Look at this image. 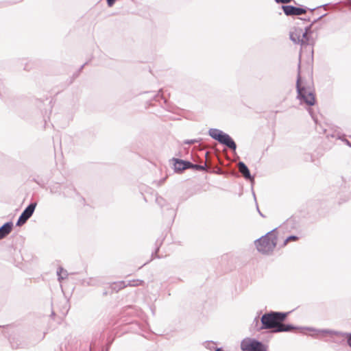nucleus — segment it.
<instances>
[{"mask_svg":"<svg viewBox=\"0 0 351 351\" xmlns=\"http://www.w3.org/2000/svg\"><path fill=\"white\" fill-rule=\"evenodd\" d=\"M297 98L300 101L301 104H306L311 106L315 104V97L309 83L303 80L301 76L300 61L298 64V73L296 81Z\"/></svg>","mask_w":351,"mask_h":351,"instance_id":"3","label":"nucleus"},{"mask_svg":"<svg viewBox=\"0 0 351 351\" xmlns=\"http://www.w3.org/2000/svg\"><path fill=\"white\" fill-rule=\"evenodd\" d=\"M308 112L310 114V115L311 116V117L313 118V119L315 121V122H316L317 121H316L315 118L314 117L312 109L311 108H308Z\"/></svg>","mask_w":351,"mask_h":351,"instance_id":"24","label":"nucleus"},{"mask_svg":"<svg viewBox=\"0 0 351 351\" xmlns=\"http://www.w3.org/2000/svg\"><path fill=\"white\" fill-rule=\"evenodd\" d=\"M315 10V8H313V9H311V11L313 12Z\"/></svg>","mask_w":351,"mask_h":351,"instance_id":"33","label":"nucleus"},{"mask_svg":"<svg viewBox=\"0 0 351 351\" xmlns=\"http://www.w3.org/2000/svg\"><path fill=\"white\" fill-rule=\"evenodd\" d=\"M63 271V269L62 267H60L58 270L57 271V275L58 276V280L60 281L61 280L65 278L66 277V274H65V276H62L61 275V273Z\"/></svg>","mask_w":351,"mask_h":351,"instance_id":"20","label":"nucleus"},{"mask_svg":"<svg viewBox=\"0 0 351 351\" xmlns=\"http://www.w3.org/2000/svg\"><path fill=\"white\" fill-rule=\"evenodd\" d=\"M322 332L324 333L328 334V335H335L337 336L346 337L347 343L351 348V333L337 332V331L331 330H322Z\"/></svg>","mask_w":351,"mask_h":351,"instance_id":"14","label":"nucleus"},{"mask_svg":"<svg viewBox=\"0 0 351 351\" xmlns=\"http://www.w3.org/2000/svg\"><path fill=\"white\" fill-rule=\"evenodd\" d=\"M37 184H40L39 182H38L37 180H36L35 179L34 180Z\"/></svg>","mask_w":351,"mask_h":351,"instance_id":"31","label":"nucleus"},{"mask_svg":"<svg viewBox=\"0 0 351 351\" xmlns=\"http://www.w3.org/2000/svg\"><path fill=\"white\" fill-rule=\"evenodd\" d=\"M277 3H289L291 2L293 0H274Z\"/></svg>","mask_w":351,"mask_h":351,"instance_id":"23","label":"nucleus"},{"mask_svg":"<svg viewBox=\"0 0 351 351\" xmlns=\"http://www.w3.org/2000/svg\"><path fill=\"white\" fill-rule=\"evenodd\" d=\"M306 20L308 21H311L310 19H307Z\"/></svg>","mask_w":351,"mask_h":351,"instance_id":"34","label":"nucleus"},{"mask_svg":"<svg viewBox=\"0 0 351 351\" xmlns=\"http://www.w3.org/2000/svg\"><path fill=\"white\" fill-rule=\"evenodd\" d=\"M282 9L286 16H300L306 12V8H298L290 5H282Z\"/></svg>","mask_w":351,"mask_h":351,"instance_id":"8","label":"nucleus"},{"mask_svg":"<svg viewBox=\"0 0 351 351\" xmlns=\"http://www.w3.org/2000/svg\"><path fill=\"white\" fill-rule=\"evenodd\" d=\"M206 165H201L197 164H193L191 162V165H189V169H194L198 171H204L206 170Z\"/></svg>","mask_w":351,"mask_h":351,"instance_id":"15","label":"nucleus"},{"mask_svg":"<svg viewBox=\"0 0 351 351\" xmlns=\"http://www.w3.org/2000/svg\"><path fill=\"white\" fill-rule=\"evenodd\" d=\"M156 202L160 207H163L166 203L165 199L160 196L156 197Z\"/></svg>","mask_w":351,"mask_h":351,"instance_id":"17","label":"nucleus"},{"mask_svg":"<svg viewBox=\"0 0 351 351\" xmlns=\"http://www.w3.org/2000/svg\"><path fill=\"white\" fill-rule=\"evenodd\" d=\"M174 169L176 172H182L185 169H189V165H191V162L183 160L181 159L174 158Z\"/></svg>","mask_w":351,"mask_h":351,"instance_id":"12","label":"nucleus"},{"mask_svg":"<svg viewBox=\"0 0 351 351\" xmlns=\"http://www.w3.org/2000/svg\"><path fill=\"white\" fill-rule=\"evenodd\" d=\"M143 282V280H123L118 282H114L112 285V289L113 290H115L116 291H118L120 289H123L124 287H126L128 286H138L142 285Z\"/></svg>","mask_w":351,"mask_h":351,"instance_id":"9","label":"nucleus"},{"mask_svg":"<svg viewBox=\"0 0 351 351\" xmlns=\"http://www.w3.org/2000/svg\"><path fill=\"white\" fill-rule=\"evenodd\" d=\"M239 171L241 173L245 180H250L251 182H254V178L250 174V170L247 165L243 162H239L238 163Z\"/></svg>","mask_w":351,"mask_h":351,"instance_id":"11","label":"nucleus"},{"mask_svg":"<svg viewBox=\"0 0 351 351\" xmlns=\"http://www.w3.org/2000/svg\"><path fill=\"white\" fill-rule=\"evenodd\" d=\"M215 351H223L222 348H216Z\"/></svg>","mask_w":351,"mask_h":351,"instance_id":"26","label":"nucleus"},{"mask_svg":"<svg viewBox=\"0 0 351 351\" xmlns=\"http://www.w3.org/2000/svg\"><path fill=\"white\" fill-rule=\"evenodd\" d=\"M259 214H260L261 216L264 217V215H263L262 213H260Z\"/></svg>","mask_w":351,"mask_h":351,"instance_id":"32","label":"nucleus"},{"mask_svg":"<svg viewBox=\"0 0 351 351\" xmlns=\"http://www.w3.org/2000/svg\"><path fill=\"white\" fill-rule=\"evenodd\" d=\"M199 141V140H197V139L186 140V141H184V143L191 145V144H193L195 143H198Z\"/></svg>","mask_w":351,"mask_h":351,"instance_id":"21","label":"nucleus"},{"mask_svg":"<svg viewBox=\"0 0 351 351\" xmlns=\"http://www.w3.org/2000/svg\"><path fill=\"white\" fill-rule=\"evenodd\" d=\"M288 313L271 311L265 313L261 318L262 326L258 330L263 329H273L274 332H289L296 327L291 324H283L287 317Z\"/></svg>","mask_w":351,"mask_h":351,"instance_id":"1","label":"nucleus"},{"mask_svg":"<svg viewBox=\"0 0 351 351\" xmlns=\"http://www.w3.org/2000/svg\"><path fill=\"white\" fill-rule=\"evenodd\" d=\"M204 345L206 348L210 350L215 348V343L213 341H206L204 343Z\"/></svg>","mask_w":351,"mask_h":351,"instance_id":"19","label":"nucleus"},{"mask_svg":"<svg viewBox=\"0 0 351 351\" xmlns=\"http://www.w3.org/2000/svg\"><path fill=\"white\" fill-rule=\"evenodd\" d=\"M93 343H91V344H90V351H91V350H92V349H93Z\"/></svg>","mask_w":351,"mask_h":351,"instance_id":"29","label":"nucleus"},{"mask_svg":"<svg viewBox=\"0 0 351 351\" xmlns=\"http://www.w3.org/2000/svg\"><path fill=\"white\" fill-rule=\"evenodd\" d=\"M10 343L12 349H21L27 346V341L19 335H14L10 337Z\"/></svg>","mask_w":351,"mask_h":351,"instance_id":"10","label":"nucleus"},{"mask_svg":"<svg viewBox=\"0 0 351 351\" xmlns=\"http://www.w3.org/2000/svg\"><path fill=\"white\" fill-rule=\"evenodd\" d=\"M156 244L158 245V246H157V247H156V251H155V252H154V254H155V257H158L156 254H157L158 251L159 250V247H160V245L162 244V241H159L158 240H157V241H156Z\"/></svg>","mask_w":351,"mask_h":351,"instance_id":"22","label":"nucleus"},{"mask_svg":"<svg viewBox=\"0 0 351 351\" xmlns=\"http://www.w3.org/2000/svg\"><path fill=\"white\" fill-rule=\"evenodd\" d=\"M298 239V237L295 235H291L288 237L284 241L283 245H286L289 241H295Z\"/></svg>","mask_w":351,"mask_h":351,"instance_id":"18","label":"nucleus"},{"mask_svg":"<svg viewBox=\"0 0 351 351\" xmlns=\"http://www.w3.org/2000/svg\"><path fill=\"white\" fill-rule=\"evenodd\" d=\"M36 206V203L29 204L19 216L16 225L17 226H21L25 224L27 221L32 216Z\"/></svg>","mask_w":351,"mask_h":351,"instance_id":"7","label":"nucleus"},{"mask_svg":"<svg viewBox=\"0 0 351 351\" xmlns=\"http://www.w3.org/2000/svg\"><path fill=\"white\" fill-rule=\"evenodd\" d=\"M304 329L308 330H313V329H311L310 328H305Z\"/></svg>","mask_w":351,"mask_h":351,"instance_id":"30","label":"nucleus"},{"mask_svg":"<svg viewBox=\"0 0 351 351\" xmlns=\"http://www.w3.org/2000/svg\"><path fill=\"white\" fill-rule=\"evenodd\" d=\"M13 228V223L8 221L5 223L2 226L0 227V239L5 238L8 235Z\"/></svg>","mask_w":351,"mask_h":351,"instance_id":"13","label":"nucleus"},{"mask_svg":"<svg viewBox=\"0 0 351 351\" xmlns=\"http://www.w3.org/2000/svg\"><path fill=\"white\" fill-rule=\"evenodd\" d=\"M326 14H324L319 16L318 18L312 21L310 25L306 26L304 29V31L302 28L299 27H294L289 32L290 39L295 43L300 45L302 48L306 47V46H311V51L313 53V50L312 47L315 43V39L313 38L311 34L313 33L311 31V27L313 24L317 23L321 19L324 17Z\"/></svg>","mask_w":351,"mask_h":351,"instance_id":"2","label":"nucleus"},{"mask_svg":"<svg viewBox=\"0 0 351 351\" xmlns=\"http://www.w3.org/2000/svg\"><path fill=\"white\" fill-rule=\"evenodd\" d=\"M344 142L350 147H351V143H350L349 141H348L347 139H345L344 140Z\"/></svg>","mask_w":351,"mask_h":351,"instance_id":"25","label":"nucleus"},{"mask_svg":"<svg viewBox=\"0 0 351 351\" xmlns=\"http://www.w3.org/2000/svg\"><path fill=\"white\" fill-rule=\"evenodd\" d=\"M240 346L242 351H267L266 346L261 341L249 337L243 339Z\"/></svg>","mask_w":351,"mask_h":351,"instance_id":"6","label":"nucleus"},{"mask_svg":"<svg viewBox=\"0 0 351 351\" xmlns=\"http://www.w3.org/2000/svg\"><path fill=\"white\" fill-rule=\"evenodd\" d=\"M275 230L276 229L272 230L255 241V245L258 252L262 254H269L274 250L277 243Z\"/></svg>","mask_w":351,"mask_h":351,"instance_id":"4","label":"nucleus"},{"mask_svg":"<svg viewBox=\"0 0 351 351\" xmlns=\"http://www.w3.org/2000/svg\"><path fill=\"white\" fill-rule=\"evenodd\" d=\"M50 191L51 193H58L60 189V185L58 183H56L53 185H51L50 187Z\"/></svg>","mask_w":351,"mask_h":351,"instance_id":"16","label":"nucleus"},{"mask_svg":"<svg viewBox=\"0 0 351 351\" xmlns=\"http://www.w3.org/2000/svg\"><path fill=\"white\" fill-rule=\"evenodd\" d=\"M254 322H256V324H258V318H257V317H256V318L254 319Z\"/></svg>","mask_w":351,"mask_h":351,"instance_id":"27","label":"nucleus"},{"mask_svg":"<svg viewBox=\"0 0 351 351\" xmlns=\"http://www.w3.org/2000/svg\"><path fill=\"white\" fill-rule=\"evenodd\" d=\"M208 134L212 138L217 141L219 143L226 145L233 151L236 150L237 145L228 134L217 128H210L208 130Z\"/></svg>","mask_w":351,"mask_h":351,"instance_id":"5","label":"nucleus"},{"mask_svg":"<svg viewBox=\"0 0 351 351\" xmlns=\"http://www.w3.org/2000/svg\"><path fill=\"white\" fill-rule=\"evenodd\" d=\"M256 208H257V210H258V213H261V210H259L258 206L257 204H256Z\"/></svg>","mask_w":351,"mask_h":351,"instance_id":"28","label":"nucleus"}]
</instances>
